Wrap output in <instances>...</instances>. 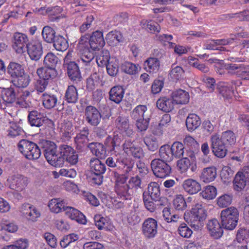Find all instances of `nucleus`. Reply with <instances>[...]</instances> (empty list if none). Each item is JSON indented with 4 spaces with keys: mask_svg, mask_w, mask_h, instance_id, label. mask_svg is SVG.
<instances>
[{
    "mask_svg": "<svg viewBox=\"0 0 249 249\" xmlns=\"http://www.w3.org/2000/svg\"><path fill=\"white\" fill-rule=\"evenodd\" d=\"M89 166L93 173L103 174L106 171V165L98 158H91L89 161Z\"/></svg>",
    "mask_w": 249,
    "mask_h": 249,
    "instance_id": "35",
    "label": "nucleus"
},
{
    "mask_svg": "<svg viewBox=\"0 0 249 249\" xmlns=\"http://www.w3.org/2000/svg\"><path fill=\"white\" fill-rule=\"evenodd\" d=\"M184 218L186 222L190 224V226L195 230H199L203 226L204 219L197 218L196 216L190 214L189 213H184Z\"/></svg>",
    "mask_w": 249,
    "mask_h": 249,
    "instance_id": "39",
    "label": "nucleus"
},
{
    "mask_svg": "<svg viewBox=\"0 0 249 249\" xmlns=\"http://www.w3.org/2000/svg\"><path fill=\"white\" fill-rule=\"evenodd\" d=\"M48 207L52 212L56 213L65 212L66 208L68 207L65 201L60 198L52 199L48 203Z\"/></svg>",
    "mask_w": 249,
    "mask_h": 249,
    "instance_id": "30",
    "label": "nucleus"
},
{
    "mask_svg": "<svg viewBox=\"0 0 249 249\" xmlns=\"http://www.w3.org/2000/svg\"><path fill=\"white\" fill-rule=\"evenodd\" d=\"M121 71L129 75H134L141 70V67L138 64H134L131 62L125 61L121 66Z\"/></svg>",
    "mask_w": 249,
    "mask_h": 249,
    "instance_id": "41",
    "label": "nucleus"
},
{
    "mask_svg": "<svg viewBox=\"0 0 249 249\" xmlns=\"http://www.w3.org/2000/svg\"><path fill=\"white\" fill-rule=\"evenodd\" d=\"M211 148L213 154L219 158L225 157L227 153L228 146L221 141L217 134L211 136Z\"/></svg>",
    "mask_w": 249,
    "mask_h": 249,
    "instance_id": "6",
    "label": "nucleus"
},
{
    "mask_svg": "<svg viewBox=\"0 0 249 249\" xmlns=\"http://www.w3.org/2000/svg\"><path fill=\"white\" fill-rule=\"evenodd\" d=\"M96 61L99 66H106L110 62L109 52L107 50L102 51L98 57L96 59Z\"/></svg>",
    "mask_w": 249,
    "mask_h": 249,
    "instance_id": "61",
    "label": "nucleus"
},
{
    "mask_svg": "<svg viewBox=\"0 0 249 249\" xmlns=\"http://www.w3.org/2000/svg\"><path fill=\"white\" fill-rule=\"evenodd\" d=\"M55 30L49 26H44L42 30V36L44 41L51 43L54 41L55 36Z\"/></svg>",
    "mask_w": 249,
    "mask_h": 249,
    "instance_id": "45",
    "label": "nucleus"
},
{
    "mask_svg": "<svg viewBox=\"0 0 249 249\" xmlns=\"http://www.w3.org/2000/svg\"><path fill=\"white\" fill-rule=\"evenodd\" d=\"M0 92L1 99L6 104H12L16 101V93L14 88H2Z\"/></svg>",
    "mask_w": 249,
    "mask_h": 249,
    "instance_id": "34",
    "label": "nucleus"
},
{
    "mask_svg": "<svg viewBox=\"0 0 249 249\" xmlns=\"http://www.w3.org/2000/svg\"><path fill=\"white\" fill-rule=\"evenodd\" d=\"M157 107L165 112H169L174 109V101L172 98L162 97L159 98L156 102Z\"/></svg>",
    "mask_w": 249,
    "mask_h": 249,
    "instance_id": "31",
    "label": "nucleus"
},
{
    "mask_svg": "<svg viewBox=\"0 0 249 249\" xmlns=\"http://www.w3.org/2000/svg\"><path fill=\"white\" fill-rule=\"evenodd\" d=\"M89 129L87 126L84 127L77 134L74 138V141L77 144V148H82L85 145L87 144L89 141Z\"/></svg>",
    "mask_w": 249,
    "mask_h": 249,
    "instance_id": "26",
    "label": "nucleus"
},
{
    "mask_svg": "<svg viewBox=\"0 0 249 249\" xmlns=\"http://www.w3.org/2000/svg\"><path fill=\"white\" fill-rule=\"evenodd\" d=\"M242 82L239 80H232L231 84L227 83H220L218 86V90L222 96L226 99L231 98L232 96H235L234 86L236 89L240 86Z\"/></svg>",
    "mask_w": 249,
    "mask_h": 249,
    "instance_id": "15",
    "label": "nucleus"
},
{
    "mask_svg": "<svg viewBox=\"0 0 249 249\" xmlns=\"http://www.w3.org/2000/svg\"><path fill=\"white\" fill-rule=\"evenodd\" d=\"M7 181L9 188L17 191H22L28 184V178L20 174L12 176Z\"/></svg>",
    "mask_w": 249,
    "mask_h": 249,
    "instance_id": "13",
    "label": "nucleus"
},
{
    "mask_svg": "<svg viewBox=\"0 0 249 249\" xmlns=\"http://www.w3.org/2000/svg\"><path fill=\"white\" fill-rule=\"evenodd\" d=\"M115 123L119 129L126 131L129 126L128 117L123 114H120L115 120Z\"/></svg>",
    "mask_w": 249,
    "mask_h": 249,
    "instance_id": "56",
    "label": "nucleus"
},
{
    "mask_svg": "<svg viewBox=\"0 0 249 249\" xmlns=\"http://www.w3.org/2000/svg\"><path fill=\"white\" fill-rule=\"evenodd\" d=\"M66 215L78 223L85 224L87 222L85 216L79 210L73 207L68 206L65 209Z\"/></svg>",
    "mask_w": 249,
    "mask_h": 249,
    "instance_id": "22",
    "label": "nucleus"
},
{
    "mask_svg": "<svg viewBox=\"0 0 249 249\" xmlns=\"http://www.w3.org/2000/svg\"><path fill=\"white\" fill-rule=\"evenodd\" d=\"M200 117L196 114H189L186 119V125L187 130L192 132L197 129L201 124Z\"/></svg>",
    "mask_w": 249,
    "mask_h": 249,
    "instance_id": "33",
    "label": "nucleus"
},
{
    "mask_svg": "<svg viewBox=\"0 0 249 249\" xmlns=\"http://www.w3.org/2000/svg\"><path fill=\"white\" fill-rule=\"evenodd\" d=\"M106 39L109 43L117 44L122 40V36L120 32L112 31L107 35Z\"/></svg>",
    "mask_w": 249,
    "mask_h": 249,
    "instance_id": "58",
    "label": "nucleus"
},
{
    "mask_svg": "<svg viewBox=\"0 0 249 249\" xmlns=\"http://www.w3.org/2000/svg\"><path fill=\"white\" fill-rule=\"evenodd\" d=\"M152 199L146 198L144 194H143V201L144 202V206L147 210L150 212H153L156 209L157 206L162 205L160 203V200H159L157 202L154 203Z\"/></svg>",
    "mask_w": 249,
    "mask_h": 249,
    "instance_id": "63",
    "label": "nucleus"
},
{
    "mask_svg": "<svg viewBox=\"0 0 249 249\" xmlns=\"http://www.w3.org/2000/svg\"><path fill=\"white\" fill-rule=\"evenodd\" d=\"M124 89L122 86H116L112 87L109 92V99L116 104H119L124 96Z\"/></svg>",
    "mask_w": 249,
    "mask_h": 249,
    "instance_id": "29",
    "label": "nucleus"
},
{
    "mask_svg": "<svg viewBox=\"0 0 249 249\" xmlns=\"http://www.w3.org/2000/svg\"><path fill=\"white\" fill-rule=\"evenodd\" d=\"M217 175L216 169L214 167L205 168L203 170L201 175V179L205 182L213 181Z\"/></svg>",
    "mask_w": 249,
    "mask_h": 249,
    "instance_id": "38",
    "label": "nucleus"
},
{
    "mask_svg": "<svg viewBox=\"0 0 249 249\" xmlns=\"http://www.w3.org/2000/svg\"><path fill=\"white\" fill-rule=\"evenodd\" d=\"M190 166V160L188 157H182L181 159L178 160L177 163L178 169L181 173L186 172Z\"/></svg>",
    "mask_w": 249,
    "mask_h": 249,
    "instance_id": "60",
    "label": "nucleus"
},
{
    "mask_svg": "<svg viewBox=\"0 0 249 249\" xmlns=\"http://www.w3.org/2000/svg\"><path fill=\"white\" fill-rule=\"evenodd\" d=\"M142 232L146 239L154 238L158 233V222L153 218H147L143 221Z\"/></svg>",
    "mask_w": 249,
    "mask_h": 249,
    "instance_id": "7",
    "label": "nucleus"
},
{
    "mask_svg": "<svg viewBox=\"0 0 249 249\" xmlns=\"http://www.w3.org/2000/svg\"><path fill=\"white\" fill-rule=\"evenodd\" d=\"M148 193L151 199L153 200L155 202L160 200V186L158 183L155 182H151L148 186Z\"/></svg>",
    "mask_w": 249,
    "mask_h": 249,
    "instance_id": "42",
    "label": "nucleus"
},
{
    "mask_svg": "<svg viewBox=\"0 0 249 249\" xmlns=\"http://www.w3.org/2000/svg\"><path fill=\"white\" fill-rule=\"evenodd\" d=\"M207 228L211 235L214 239H219L223 235V227L216 219L210 220L207 224Z\"/></svg>",
    "mask_w": 249,
    "mask_h": 249,
    "instance_id": "21",
    "label": "nucleus"
},
{
    "mask_svg": "<svg viewBox=\"0 0 249 249\" xmlns=\"http://www.w3.org/2000/svg\"><path fill=\"white\" fill-rule=\"evenodd\" d=\"M27 53L32 60L37 61L43 54L42 42L40 41H35L27 44Z\"/></svg>",
    "mask_w": 249,
    "mask_h": 249,
    "instance_id": "16",
    "label": "nucleus"
},
{
    "mask_svg": "<svg viewBox=\"0 0 249 249\" xmlns=\"http://www.w3.org/2000/svg\"><path fill=\"white\" fill-rule=\"evenodd\" d=\"M42 98L43 106L46 109H52L56 107L57 110H61L64 108L63 105L60 104L58 97L55 95L44 93Z\"/></svg>",
    "mask_w": 249,
    "mask_h": 249,
    "instance_id": "18",
    "label": "nucleus"
},
{
    "mask_svg": "<svg viewBox=\"0 0 249 249\" xmlns=\"http://www.w3.org/2000/svg\"><path fill=\"white\" fill-rule=\"evenodd\" d=\"M170 148L174 157L179 159L184 156V146L181 142H175Z\"/></svg>",
    "mask_w": 249,
    "mask_h": 249,
    "instance_id": "49",
    "label": "nucleus"
},
{
    "mask_svg": "<svg viewBox=\"0 0 249 249\" xmlns=\"http://www.w3.org/2000/svg\"><path fill=\"white\" fill-rule=\"evenodd\" d=\"M59 61L58 58L52 53H48L44 59V64L45 66L54 68Z\"/></svg>",
    "mask_w": 249,
    "mask_h": 249,
    "instance_id": "57",
    "label": "nucleus"
},
{
    "mask_svg": "<svg viewBox=\"0 0 249 249\" xmlns=\"http://www.w3.org/2000/svg\"><path fill=\"white\" fill-rule=\"evenodd\" d=\"M147 108L145 106L139 105L137 106L131 112V117L134 120H139L142 118H147L146 116V111Z\"/></svg>",
    "mask_w": 249,
    "mask_h": 249,
    "instance_id": "48",
    "label": "nucleus"
},
{
    "mask_svg": "<svg viewBox=\"0 0 249 249\" xmlns=\"http://www.w3.org/2000/svg\"><path fill=\"white\" fill-rule=\"evenodd\" d=\"M7 72L11 77L15 78L20 74H23L24 70L21 65L11 62L7 68Z\"/></svg>",
    "mask_w": 249,
    "mask_h": 249,
    "instance_id": "40",
    "label": "nucleus"
},
{
    "mask_svg": "<svg viewBox=\"0 0 249 249\" xmlns=\"http://www.w3.org/2000/svg\"><path fill=\"white\" fill-rule=\"evenodd\" d=\"M64 67L67 69L68 75L71 81L75 83L81 81L82 76L79 67L75 62H69L64 65Z\"/></svg>",
    "mask_w": 249,
    "mask_h": 249,
    "instance_id": "20",
    "label": "nucleus"
},
{
    "mask_svg": "<svg viewBox=\"0 0 249 249\" xmlns=\"http://www.w3.org/2000/svg\"><path fill=\"white\" fill-rule=\"evenodd\" d=\"M36 73L39 78H42L47 81L55 78L58 74L54 68L46 66L37 69Z\"/></svg>",
    "mask_w": 249,
    "mask_h": 249,
    "instance_id": "23",
    "label": "nucleus"
},
{
    "mask_svg": "<svg viewBox=\"0 0 249 249\" xmlns=\"http://www.w3.org/2000/svg\"><path fill=\"white\" fill-rule=\"evenodd\" d=\"M53 43L54 48L59 51H64L69 47L68 41L62 36H56Z\"/></svg>",
    "mask_w": 249,
    "mask_h": 249,
    "instance_id": "50",
    "label": "nucleus"
},
{
    "mask_svg": "<svg viewBox=\"0 0 249 249\" xmlns=\"http://www.w3.org/2000/svg\"><path fill=\"white\" fill-rule=\"evenodd\" d=\"M220 139L225 144L228 146L234 144L236 142V137L234 133L231 131L227 130L222 133Z\"/></svg>",
    "mask_w": 249,
    "mask_h": 249,
    "instance_id": "51",
    "label": "nucleus"
},
{
    "mask_svg": "<svg viewBox=\"0 0 249 249\" xmlns=\"http://www.w3.org/2000/svg\"><path fill=\"white\" fill-rule=\"evenodd\" d=\"M200 194L203 198L206 199H213L216 196L217 190L215 187L213 186L208 185L204 188Z\"/></svg>",
    "mask_w": 249,
    "mask_h": 249,
    "instance_id": "55",
    "label": "nucleus"
},
{
    "mask_svg": "<svg viewBox=\"0 0 249 249\" xmlns=\"http://www.w3.org/2000/svg\"><path fill=\"white\" fill-rule=\"evenodd\" d=\"M30 82V76L28 74L23 72V74H20L12 80V82L16 87L18 88H25L28 86Z\"/></svg>",
    "mask_w": 249,
    "mask_h": 249,
    "instance_id": "47",
    "label": "nucleus"
},
{
    "mask_svg": "<svg viewBox=\"0 0 249 249\" xmlns=\"http://www.w3.org/2000/svg\"><path fill=\"white\" fill-rule=\"evenodd\" d=\"M59 155H62L71 165H75L78 162V155L71 146L61 144L59 146Z\"/></svg>",
    "mask_w": 249,
    "mask_h": 249,
    "instance_id": "14",
    "label": "nucleus"
},
{
    "mask_svg": "<svg viewBox=\"0 0 249 249\" xmlns=\"http://www.w3.org/2000/svg\"><path fill=\"white\" fill-rule=\"evenodd\" d=\"M244 65V64L240 63H226L224 65V68L227 74L230 75H236L238 77L243 69Z\"/></svg>",
    "mask_w": 249,
    "mask_h": 249,
    "instance_id": "44",
    "label": "nucleus"
},
{
    "mask_svg": "<svg viewBox=\"0 0 249 249\" xmlns=\"http://www.w3.org/2000/svg\"><path fill=\"white\" fill-rule=\"evenodd\" d=\"M249 184V167H244L242 171H239L233 180L234 188L237 191L243 190Z\"/></svg>",
    "mask_w": 249,
    "mask_h": 249,
    "instance_id": "10",
    "label": "nucleus"
},
{
    "mask_svg": "<svg viewBox=\"0 0 249 249\" xmlns=\"http://www.w3.org/2000/svg\"><path fill=\"white\" fill-rule=\"evenodd\" d=\"M160 160H162L166 162L173 160L174 159L170 145L164 144L162 145L159 151Z\"/></svg>",
    "mask_w": 249,
    "mask_h": 249,
    "instance_id": "37",
    "label": "nucleus"
},
{
    "mask_svg": "<svg viewBox=\"0 0 249 249\" xmlns=\"http://www.w3.org/2000/svg\"><path fill=\"white\" fill-rule=\"evenodd\" d=\"M123 136L118 132H114L112 135H108L104 141V144L109 152L117 155L120 153L123 148L121 143Z\"/></svg>",
    "mask_w": 249,
    "mask_h": 249,
    "instance_id": "4",
    "label": "nucleus"
},
{
    "mask_svg": "<svg viewBox=\"0 0 249 249\" xmlns=\"http://www.w3.org/2000/svg\"><path fill=\"white\" fill-rule=\"evenodd\" d=\"M93 52L90 51L89 48H85L81 53L79 61H80L88 69L95 65Z\"/></svg>",
    "mask_w": 249,
    "mask_h": 249,
    "instance_id": "27",
    "label": "nucleus"
},
{
    "mask_svg": "<svg viewBox=\"0 0 249 249\" xmlns=\"http://www.w3.org/2000/svg\"><path fill=\"white\" fill-rule=\"evenodd\" d=\"M115 192L117 196L123 200H130L133 196L134 192L128 184L115 187Z\"/></svg>",
    "mask_w": 249,
    "mask_h": 249,
    "instance_id": "28",
    "label": "nucleus"
},
{
    "mask_svg": "<svg viewBox=\"0 0 249 249\" xmlns=\"http://www.w3.org/2000/svg\"><path fill=\"white\" fill-rule=\"evenodd\" d=\"M79 238L78 235L74 233H71L64 236L60 242L61 247L65 248L70 245L72 242L77 241Z\"/></svg>",
    "mask_w": 249,
    "mask_h": 249,
    "instance_id": "62",
    "label": "nucleus"
},
{
    "mask_svg": "<svg viewBox=\"0 0 249 249\" xmlns=\"http://www.w3.org/2000/svg\"><path fill=\"white\" fill-rule=\"evenodd\" d=\"M28 121L32 126L39 127L50 121L40 112L36 110L28 111Z\"/></svg>",
    "mask_w": 249,
    "mask_h": 249,
    "instance_id": "17",
    "label": "nucleus"
},
{
    "mask_svg": "<svg viewBox=\"0 0 249 249\" xmlns=\"http://www.w3.org/2000/svg\"><path fill=\"white\" fill-rule=\"evenodd\" d=\"M160 68V62L155 57H149L144 62V68L150 73H157Z\"/></svg>",
    "mask_w": 249,
    "mask_h": 249,
    "instance_id": "36",
    "label": "nucleus"
},
{
    "mask_svg": "<svg viewBox=\"0 0 249 249\" xmlns=\"http://www.w3.org/2000/svg\"><path fill=\"white\" fill-rule=\"evenodd\" d=\"M221 224L222 227L228 230H233L236 227L239 220V212L234 207H230L221 211Z\"/></svg>",
    "mask_w": 249,
    "mask_h": 249,
    "instance_id": "1",
    "label": "nucleus"
},
{
    "mask_svg": "<svg viewBox=\"0 0 249 249\" xmlns=\"http://www.w3.org/2000/svg\"><path fill=\"white\" fill-rule=\"evenodd\" d=\"M19 211L21 215L29 221L36 222L40 216V213L37 209L29 203L22 204Z\"/></svg>",
    "mask_w": 249,
    "mask_h": 249,
    "instance_id": "11",
    "label": "nucleus"
},
{
    "mask_svg": "<svg viewBox=\"0 0 249 249\" xmlns=\"http://www.w3.org/2000/svg\"><path fill=\"white\" fill-rule=\"evenodd\" d=\"M101 73L99 72H94L87 79V88L89 91L93 90L99 84L101 80Z\"/></svg>",
    "mask_w": 249,
    "mask_h": 249,
    "instance_id": "43",
    "label": "nucleus"
},
{
    "mask_svg": "<svg viewBox=\"0 0 249 249\" xmlns=\"http://www.w3.org/2000/svg\"><path fill=\"white\" fill-rule=\"evenodd\" d=\"M171 97L176 104H186L189 102L190 99L189 93L181 89L173 91L172 93Z\"/></svg>",
    "mask_w": 249,
    "mask_h": 249,
    "instance_id": "24",
    "label": "nucleus"
},
{
    "mask_svg": "<svg viewBox=\"0 0 249 249\" xmlns=\"http://www.w3.org/2000/svg\"><path fill=\"white\" fill-rule=\"evenodd\" d=\"M249 239V230L245 228H240L237 231L236 240L238 242H247Z\"/></svg>",
    "mask_w": 249,
    "mask_h": 249,
    "instance_id": "64",
    "label": "nucleus"
},
{
    "mask_svg": "<svg viewBox=\"0 0 249 249\" xmlns=\"http://www.w3.org/2000/svg\"><path fill=\"white\" fill-rule=\"evenodd\" d=\"M40 147L42 149L44 155L47 160L53 159L56 154L57 146L56 144L50 141L43 140L39 143Z\"/></svg>",
    "mask_w": 249,
    "mask_h": 249,
    "instance_id": "19",
    "label": "nucleus"
},
{
    "mask_svg": "<svg viewBox=\"0 0 249 249\" xmlns=\"http://www.w3.org/2000/svg\"><path fill=\"white\" fill-rule=\"evenodd\" d=\"M88 147L92 154L98 158H102L104 157L107 153V148L105 144L100 142H92L89 143Z\"/></svg>",
    "mask_w": 249,
    "mask_h": 249,
    "instance_id": "32",
    "label": "nucleus"
},
{
    "mask_svg": "<svg viewBox=\"0 0 249 249\" xmlns=\"http://www.w3.org/2000/svg\"><path fill=\"white\" fill-rule=\"evenodd\" d=\"M141 24L143 28H145L151 33H159L160 31V26L155 21L143 20L142 21Z\"/></svg>",
    "mask_w": 249,
    "mask_h": 249,
    "instance_id": "53",
    "label": "nucleus"
},
{
    "mask_svg": "<svg viewBox=\"0 0 249 249\" xmlns=\"http://www.w3.org/2000/svg\"><path fill=\"white\" fill-rule=\"evenodd\" d=\"M19 151L29 160L38 159L41 155L40 145L26 139L20 140L18 145Z\"/></svg>",
    "mask_w": 249,
    "mask_h": 249,
    "instance_id": "2",
    "label": "nucleus"
},
{
    "mask_svg": "<svg viewBox=\"0 0 249 249\" xmlns=\"http://www.w3.org/2000/svg\"><path fill=\"white\" fill-rule=\"evenodd\" d=\"M173 206L177 211H183L185 210L187 207V204L182 195H179L176 196L173 200Z\"/></svg>",
    "mask_w": 249,
    "mask_h": 249,
    "instance_id": "59",
    "label": "nucleus"
},
{
    "mask_svg": "<svg viewBox=\"0 0 249 249\" xmlns=\"http://www.w3.org/2000/svg\"><path fill=\"white\" fill-rule=\"evenodd\" d=\"M87 42L89 43L93 51L100 50L105 45L103 33L99 31L93 32L91 36L86 34L81 37L79 40L80 43L83 44Z\"/></svg>",
    "mask_w": 249,
    "mask_h": 249,
    "instance_id": "3",
    "label": "nucleus"
},
{
    "mask_svg": "<svg viewBox=\"0 0 249 249\" xmlns=\"http://www.w3.org/2000/svg\"><path fill=\"white\" fill-rule=\"evenodd\" d=\"M169 75L173 80L177 81L183 79L184 76V71L181 67H174V65H173L172 66V69L170 71Z\"/></svg>",
    "mask_w": 249,
    "mask_h": 249,
    "instance_id": "52",
    "label": "nucleus"
},
{
    "mask_svg": "<svg viewBox=\"0 0 249 249\" xmlns=\"http://www.w3.org/2000/svg\"><path fill=\"white\" fill-rule=\"evenodd\" d=\"M190 214L196 218L205 220L206 217V212L201 204H196L192 209Z\"/></svg>",
    "mask_w": 249,
    "mask_h": 249,
    "instance_id": "54",
    "label": "nucleus"
},
{
    "mask_svg": "<svg viewBox=\"0 0 249 249\" xmlns=\"http://www.w3.org/2000/svg\"><path fill=\"white\" fill-rule=\"evenodd\" d=\"M65 98L69 103H75L78 100V92L77 89L73 86H68L65 94Z\"/></svg>",
    "mask_w": 249,
    "mask_h": 249,
    "instance_id": "46",
    "label": "nucleus"
},
{
    "mask_svg": "<svg viewBox=\"0 0 249 249\" xmlns=\"http://www.w3.org/2000/svg\"><path fill=\"white\" fill-rule=\"evenodd\" d=\"M30 43L26 35L19 32L14 34L12 37V47L17 53H23L27 48V44Z\"/></svg>",
    "mask_w": 249,
    "mask_h": 249,
    "instance_id": "8",
    "label": "nucleus"
},
{
    "mask_svg": "<svg viewBox=\"0 0 249 249\" xmlns=\"http://www.w3.org/2000/svg\"><path fill=\"white\" fill-rule=\"evenodd\" d=\"M151 167L153 174L158 178H164L170 175L171 166L165 161L155 159L151 162Z\"/></svg>",
    "mask_w": 249,
    "mask_h": 249,
    "instance_id": "5",
    "label": "nucleus"
},
{
    "mask_svg": "<svg viewBox=\"0 0 249 249\" xmlns=\"http://www.w3.org/2000/svg\"><path fill=\"white\" fill-rule=\"evenodd\" d=\"M182 187L186 192L191 195L196 194L201 189L200 183L191 178L185 180L183 182Z\"/></svg>",
    "mask_w": 249,
    "mask_h": 249,
    "instance_id": "25",
    "label": "nucleus"
},
{
    "mask_svg": "<svg viewBox=\"0 0 249 249\" xmlns=\"http://www.w3.org/2000/svg\"><path fill=\"white\" fill-rule=\"evenodd\" d=\"M85 118L89 124L92 126H97L101 122L102 115L96 107L88 106L85 110Z\"/></svg>",
    "mask_w": 249,
    "mask_h": 249,
    "instance_id": "9",
    "label": "nucleus"
},
{
    "mask_svg": "<svg viewBox=\"0 0 249 249\" xmlns=\"http://www.w3.org/2000/svg\"><path fill=\"white\" fill-rule=\"evenodd\" d=\"M123 150L127 155L133 156L138 159H142L144 157V152L142 148L135 145L131 140H125L122 144Z\"/></svg>",
    "mask_w": 249,
    "mask_h": 249,
    "instance_id": "12",
    "label": "nucleus"
}]
</instances>
